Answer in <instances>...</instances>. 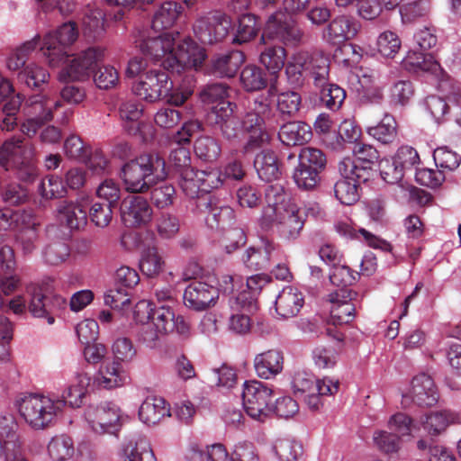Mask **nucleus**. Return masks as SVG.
<instances>
[{"mask_svg": "<svg viewBox=\"0 0 461 461\" xmlns=\"http://www.w3.org/2000/svg\"><path fill=\"white\" fill-rule=\"evenodd\" d=\"M180 230L179 219L173 214L163 212L156 220V230L162 240L174 239Z\"/></svg>", "mask_w": 461, "mask_h": 461, "instance_id": "57", "label": "nucleus"}, {"mask_svg": "<svg viewBox=\"0 0 461 461\" xmlns=\"http://www.w3.org/2000/svg\"><path fill=\"white\" fill-rule=\"evenodd\" d=\"M245 55L240 50H231L214 56L208 68L209 74L218 77H233L242 63Z\"/></svg>", "mask_w": 461, "mask_h": 461, "instance_id": "26", "label": "nucleus"}, {"mask_svg": "<svg viewBox=\"0 0 461 461\" xmlns=\"http://www.w3.org/2000/svg\"><path fill=\"white\" fill-rule=\"evenodd\" d=\"M284 357L281 351L269 349L256 355L254 368L258 377L271 379L283 370Z\"/></svg>", "mask_w": 461, "mask_h": 461, "instance_id": "28", "label": "nucleus"}, {"mask_svg": "<svg viewBox=\"0 0 461 461\" xmlns=\"http://www.w3.org/2000/svg\"><path fill=\"white\" fill-rule=\"evenodd\" d=\"M356 296L357 293L351 289H338L328 295L331 303L330 321L333 325L348 324L354 320L356 305L353 300Z\"/></svg>", "mask_w": 461, "mask_h": 461, "instance_id": "20", "label": "nucleus"}, {"mask_svg": "<svg viewBox=\"0 0 461 461\" xmlns=\"http://www.w3.org/2000/svg\"><path fill=\"white\" fill-rule=\"evenodd\" d=\"M166 416H170V410L161 397H147L139 409L140 420L147 425L158 424Z\"/></svg>", "mask_w": 461, "mask_h": 461, "instance_id": "32", "label": "nucleus"}, {"mask_svg": "<svg viewBox=\"0 0 461 461\" xmlns=\"http://www.w3.org/2000/svg\"><path fill=\"white\" fill-rule=\"evenodd\" d=\"M91 385V375L84 370L79 369L76 372V384L68 387V396H72V392H76V398L70 399V406L78 408L83 404V399L87 393L88 387Z\"/></svg>", "mask_w": 461, "mask_h": 461, "instance_id": "53", "label": "nucleus"}, {"mask_svg": "<svg viewBox=\"0 0 461 461\" xmlns=\"http://www.w3.org/2000/svg\"><path fill=\"white\" fill-rule=\"evenodd\" d=\"M153 185L150 199L157 208L164 209L174 203L176 194L173 185L158 180Z\"/></svg>", "mask_w": 461, "mask_h": 461, "instance_id": "50", "label": "nucleus"}, {"mask_svg": "<svg viewBox=\"0 0 461 461\" xmlns=\"http://www.w3.org/2000/svg\"><path fill=\"white\" fill-rule=\"evenodd\" d=\"M179 175V186L183 193L189 198L199 200L203 194L199 170L194 168L185 169Z\"/></svg>", "mask_w": 461, "mask_h": 461, "instance_id": "49", "label": "nucleus"}, {"mask_svg": "<svg viewBox=\"0 0 461 461\" xmlns=\"http://www.w3.org/2000/svg\"><path fill=\"white\" fill-rule=\"evenodd\" d=\"M430 12L429 0H415L400 6V14L403 23H411L427 16Z\"/></svg>", "mask_w": 461, "mask_h": 461, "instance_id": "51", "label": "nucleus"}, {"mask_svg": "<svg viewBox=\"0 0 461 461\" xmlns=\"http://www.w3.org/2000/svg\"><path fill=\"white\" fill-rule=\"evenodd\" d=\"M10 157H13V167L21 181L32 182L37 178L39 169L32 143L19 137L6 140L0 147V166L6 167Z\"/></svg>", "mask_w": 461, "mask_h": 461, "instance_id": "7", "label": "nucleus"}, {"mask_svg": "<svg viewBox=\"0 0 461 461\" xmlns=\"http://www.w3.org/2000/svg\"><path fill=\"white\" fill-rule=\"evenodd\" d=\"M127 375L122 372L117 362H112L103 367L94 379V384L104 389H113L122 385Z\"/></svg>", "mask_w": 461, "mask_h": 461, "instance_id": "41", "label": "nucleus"}, {"mask_svg": "<svg viewBox=\"0 0 461 461\" xmlns=\"http://www.w3.org/2000/svg\"><path fill=\"white\" fill-rule=\"evenodd\" d=\"M164 266L165 261L158 253V248L149 247L141 252L139 267L141 273L147 277L158 276L162 272Z\"/></svg>", "mask_w": 461, "mask_h": 461, "instance_id": "42", "label": "nucleus"}, {"mask_svg": "<svg viewBox=\"0 0 461 461\" xmlns=\"http://www.w3.org/2000/svg\"><path fill=\"white\" fill-rule=\"evenodd\" d=\"M320 173L316 169L298 164L294 171L293 178L300 189L312 190L321 181Z\"/></svg>", "mask_w": 461, "mask_h": 461, "instance_id": "62", "label": "nucleus"}, {"mask_svg": "<svg viewBox=\"0 0 461 461\" xmlns=\"http://www.w3.org/2000/svg\"><path fill=\"white\" fill-rule=\"evenodd\" d=\"M26 106L28 115L44 123L54 119V113L61 108L62 103L43 95H33L27 100Z\"/></svg>", "mask_w": 461, "mask_h": 461, "instance_id": "29", "label": "nucleus"}, {"mask_svg": "<svg viewBox=\"0 0 461 461\" xmlns=\"http://www.w3.org/2000/svg\"><path fill=\"white\" fill-rule=\"evenodd\" d=\"M299 164L308 168L316 169L321 172L326 166V156L319 149L313 147H304L301 149L298 156Z\"/></svg>", "mask_w": 461, "mask_h": 461, "instance_id": "59", "label": "nucleus"}, {"mask_svg": "<svg viewBox=\"0 0 461 461\" xmlns=\"http://www.w3.org/2000/svg\"><path fill=\"white\" fill-rule=\"evenodd\" d=\"M261 24L257 16L251 14H242L239 18V24L232 38L233 44H243L253 40L258 33Z\"/></svg>", "mask_w": 461, "mask_h": 461, "instance_id": "43", "label": "nucleus"}, {"mask_svg": "<svg viewBox=\"0 0 461 461\" xmlns=\"http://www.w3.org/2000/svg\"><path fill=\"white\" fill-rule=\"evenodd\" d=\"M200 129L197 122L190 121L185 122L180 131L174 137L177 147L174 148L169 155V163L176 169L177 174L182 173L185 169H191V154L188 148L184 144L190 142L191 136Z\"/></svg>", "mask_w": 461, "mask_h": 461, "instance_id": "19", "label": "nucleus"}, {"mask_svg": "<svg viewBox=\"0 0 461 461\" xmlns=\"http://www.w3.org/2000/svg\"><path fill=\"white\" fill-rule=\"evenodd\" d=\"M163 33L143 40L140 49L146 59L161 62L164 68L180 73L185 68L198 69L205 60V50L190 38L179 39V33Z\"/></svg>", "mask_w": 461, "mask_h": 461, "instance_id": "2", "label": "nucleus"}, {"mask_svg": "<svg viewBox=\"0 0 461 461\" xmlns=\"http://www.w3.org/2000/svg\"><path fill=\"white\" fill-rule=\"evenodd\" d=\"M364 183L358 181L356 176H341L334 185V195L340 203L352 205L359 199L358 185Z\"/></svg>", "mask_w": 461, "mask_h": 461, "instance_id": "37", "label": "nucleus"}, {"mask_svg": "<svg viewBox=\"0 0 461 461\" xmlns=\"http://www.w3.org/2000/svg\"><path fill=\"white\" fill-rule=\"evenodd\" d=\"M260 225L266 230L275 228L278 236L285 240H294L299 237L304 219L300 209L294 205L269 219H260Z\"/></svg>", "mask_w": 461, "mask_h": 461, "instance_id": "16", "label": "nucleus"}, {"mask_svg": "<svg viewBox=\"0 0 461 461\" xmlns=\"http://www.w3.org/2000/svg\"><path fill=\"white\" fill-rule=\"evenodd\" d=\"M311 137V127L302 122H289L284 124L278 131L279 140L286 146L302 145Z\"/></svg>", "mask_w": 461, "mask_h": 461, "instance_id": "36", "label": "nucleus"}, {"mask_svg": "<svg viewBox=\"0 0 461 461\" xmlns=\"http://www.w3.org/2000/svg\"><path fill=\"white\" fill-rule=\"evenodd\" d=\"M412 401L420 406L430 407L437 403L438 393L433 379L427 374H420L411 382Z\"/></svg>", "mask_w": 461, "mask_h": 461, "instance_id": "27", "label": "nucleus"}, {"mask_svg": "<svg viewBox=\"0 0 461 461\" xmlns=\"http://www.w3.org/2000/svg\"><path fill=\"white\" fill-rule=\"evenodd\" d=\"M274 395V390L267 384L252 380L245 382L242 391L244 410L252 419L264 421L272 414L269 404Z\"/></svg>", "mask_w": 461, "mask_h": 461, "instance_id": "10", "label": "nucleus"}, {"mask_svg": "<svg viewBox=\"0 0 461 461\" xmlns=\"http://www.w3.org/2000/svg\"><path fill=\"white\" fill-rule=\"evenodd\" d=\"M406 69L419 73L428 72L437 74L440 69V65L429 54H424L419 51H409L402 60Z\"/></svg>", "mask_w": 461, "mask_h": 461, "instance_id": "38", "label": "nucleus"}, {"mask_svg": "<svg viewBox=\"0 0 461 461\" xmlns=\"http://www.w3.org/2000/svg\"><path fill=\"white\" fill-rule=\"evenodd\" d=\"M152 208L148 201L141 196H132L123 202L122 219L126 226L138 227L151 221Z\"/></svg>", "mask_w": 461, "mask_h": 461, "instance_id": "25", "label": "nucleus"}, {"mask_svg": "<svg viewBox=\"0 0 461 461\" xmlns=\"http://www.w3.org/2000/svg\"><path fill=\"white\" fill-rule=\"evenodd\" d=\"M329 73V59L320 52L299 51L285 68L288 80L296 86L302 85L306 78H312L316 86H322L328 81Z\"/></svg>", "mask_w": 461, "mask_h": 461, "instance_id": "6", "label": "nucleus"}, {"mask_svg": "<svg viewBox=\"0 0 461 461\" xmlns=\"http://www.w3.org/2000/svg\"><path fill=\"white\" fill-rule=\"evenodd\" d=\"M303 32L290 18L281 13L269 16L261 36V41L266 39L277 41L287 47H297L303 41Z\"/></svg>", "mask_w": 461, "mask_h": 461, "instance_id": "15", "label": "nucleus"}, {"mask_svg": "<svg viewBox=\"0 0 461 461\" xmlns=\"http://www.w3.org/2000/svg\"><path fill=\"white\" fill-rule=\"evenodd\" d=\"M321 90V100L325 106L331 110H339L345 98L346 91L336 84H324L322 86H319Z\"/></svg>", "mask_w": 461, "mask_h": 461, "instance_id": "55", "label": "nucleus"}, {"mask_svg": "<svg viewBox=\"0 0 461 461\" xmlns=\"http://www.w3.org/2000/svg\"><path fill=\"white\" fill-rule=\"evenodd\" d=\"M274 451L281 461H296L303 454V446L295 440L283 438L276 441Z\"/></svg>", "mask_w": 461, "mask_h": 461, "instance_id": "60", "label": "nucleus"}, {"mask_svg": "<svg viewBox=\"0 0 461 461\" xmlns=\"http://www.w3.org/2000/svg\"><path fill=\"white\" fill-rule=\"evenodd\" d=\"M48 78L49 73L47 70L35 63L27 64L18 73V80L30 88L39 87L41 84L46 83Z\"/></svg>", "mask_w": 461, "mask_h": 461, "instance_id": "52", "label": "nucleus"}, {"mask_svg": "<svg viewBox=\"0 0 461 461\" xmlns=\"http://www.w3.org/2000/svg\"><path fill=\"white\" fill-rule=\"evenodd\" d=\"M195 207L205 215V222L211 229H225L233 222L235 217L232 208L214 194H203L195 201Z\"/></svg>", "mask_w": 461, "mask_h": 461, "instance_id": "18", "label": "nucleus"}, {"mask_svg": "<svg viewBox=\"0 0 461 461\" xmlns=\"http://www.w3.org/2000/svg\"><path fill=\"white\" fill-rule=\"evenodd\" d=\"M360 28V23L353 16L337 15L325 27L323 39L330 44H340L354 39Z\"/></svg>", "mask_w": 461, "mask_h": 461, "instance_id": "22", "label": "nucleus"}, {"mask_svg": "<svg viewBox=\"0 0 461 461\" xmlns=\"http://www.w3.org/2000/svg\"><path fill=\"white\" fill-rule=\"evenodd\" d=\"M183 12L181 4L167 0L163 2L155 12L152 19V29L163 31L171 28Z\"/></svg>", "mask_w": 461, "mask_h": 461, "instance_id": "34", "label": "nucleus"}, {"mask_svg": "<svg viewBox=\"0 0 461 461\" xmlns=\"http://www.w3.org/2000/svg\"><path fill=\"white\" fill-rule=\"evenodd\" d=\"M77 36L78 32L76 23L68 22L44 37L41 50L50 67H60L68 59V53L65 49L73 44Z\"/></svg>", "mask_w": 461, "mask_h": 461, "instance_id": "11", "label": "nucleus"}, {"mask_svg": "<svg viewBox=\"0 0 461 461\" xmlns=\"http://www.w3.org/2000/svg\"><path fill=\"white\" fill-rule=\"evenodd\" d=\"M369 136L382 144H391L397 139V123L394 117L385 113L381 122L366 128Z\"/></svg>", "mask_w": 461, "mask_h": 461, "instance_id": "40", "label": "nucleus"}, {"mask_svg": "<svg viewBox=\"0 0 461 461\" xmlns=\"http://www.w3.org/2000/svg\"><path fill=\"white\" fill-rule=\"evenodd\" d=\"M166 161L158 153H143L126 162L121 177L127 192L143 194L167 177Z\"/></svg>", "mask_w": 461, "mask_h": 461, "instance_id": "4", "label": "nucleus"}, {"mask_svg": "<svg viewBox=\"0 0 461 461\" xmlns=\"http://www.w3.org/2000/svg\"><path fill=\"white\" fill-rule=\"evenodd\" d=\"M303 304L302 294L296 288L291 286L284 288L275 302L276 312L285 319L297 315Z\"/></svg>", "mask_w": 461, "mask_h": 461, "instance_id": "31", "label": "nucleus"}, {"mask_svg": "<svg viewBox=\"0 0 461 461\" xmlns=\"http://www.w3.org/2000/svg\"><path fill=\"white\" fill-rule=\"evenodd\" d=\"M229 96V86L224 83L208 84L200 92V99L205 104H214L212 109V115L214 110L219 107L221 103H230L226 100Z\"/></svg>", "mask_w": 461, "mask_h": 461, "instance_id": "47", "label": "nucleus"}, {"mask_svg": "<svg viewBox=\"0 0 461 461\" xmlns=\"http://www.w3.org/2000/svg\"><path fill=\"white\" fill-rule=\"evenodd\" d=\"M88 203L85 198L61 201L57 206V218L70 230H79L87 223Z\"/></svg>", "mask_w": 461, "mask_h": 461, "instance_id": "23", "label": "nucleus"}, {"mask_svg": "<svg viewBox=\"0 0 461 461\" xmlns=\"http://www.w3.org/2000/svg\"><path fill=\"white\" fill-rule=\"evenodd\" d=\"M40 35H35L32 40L14 50L6 59V67L11 71H19L24 68L29 56L35 50L40 42Z\"/></svg>", "mask_w": 461, "mask_h": 461, "instance_id": "44", "label": "nucleus"}, {"mask_svg": "<svg viewBox=\"0 0 461 461\" xmlns=\"http://www.w3.org/2000/svg\"><path fill=\"white\" fill-rule=\"evenodd\" d=\"M265 198L267 206L263 209L261 219H269L277 212L295 205L290 202L289 194L281 185L267 186Z\"/></svg>", "mask_w": 461, "mask_h": 461, "instance_id": "30", "label": "nucleus"}, {"mask_svg": "<svg viewBox=\"0 0 461 461\" xmlns=\"http://www.w3.org/2000/svg\"><path fill=\"white\" fill-rule=\"evenodd\" d=\"M240 83L248 92L260 91L267 85L266 72L256 65L246 66L240 73Z\"/></svg>", "mask_w": 461, "mask_h": 461, "instance_id": "45", "label": "nucleus"}, {"mask_svg": "<svg viewBox=\"0 0 461 461\" xmlns=\"http://www.w3.org/2000/svg\"><path fill=\"white\" fill-rule=\"evenodd\" d=\"M133 93L149 103L166 100L168 104L180 106L188 99L190 91L174 88L168 74L161 69H150L140 75L132 86Z\"/></svg>", "mask_w": 461, "mask_h": 461, "instance_id": "5", "label": "nucleus"}, {"mask_svg": "<svg viewBox=\"0 0 461 461\" xmlns=\"http://www.w3.org/2000/svg\"><path fill=\"white\" fill-rule=\"evenodd\" d=\"M50 456L55 461L70 459L75 453L73 440L67 435L54 437L48 445Z\"/></svg>", "mask_w": 461, "mask_h": 461, "instance_id": "48", "label": "nucleus"}, {"mask_svg": "<svg viewBox=\"0 0 461 461\" xmlns=\"http://www.w3.org/2000/svg\"><path fill=\"white\" fill-rule=\"evenodd\" d=\"M85 417L93 431L97 434H115L121 429L124 420L121 409L111 402L89 405L85 411Z\"/></svg>", "mask_w": 461, "mask_h": 461, "instance_id": "14", "label": "nucleus"}, {"mask_svg": "<svg viewBox=\"0 0 461 461\" xmlns=\"http://www.w3.org/2000/svg\"><path fill=\"white\" fill-rule=\"evenodd\" d=\"M231 26L230 17L221 13H214L198 18L194 24V32L202 43L213 44L223 41L228 36Z\"/></svg>", "mask_w": 461, "mask_h": 461, "instance_id": "17", "label": "nucleus"}, {"mask_svg": "<svg viewBox=\"0 0 461 461\" xmlns=\"http://www.w3.org/2000/svg\"><path fill=\"white\" fill-rule=\"evenodd\" d=\"M104 57V49L101 47H91L80 52L71 59L61 64L58 78L59 81H85L89 79Z\"/></svg>", "mask_w": 461, "mask_h": 461, "instance_id": "9", "label": "nucleus"}, {"mask_svg": "<svg viewBox=\"0 0 461 461\" xmlns=\"http://www.w3.org/2000/svg\"><path fill=\"white\" fill-rule=\"evenodd\" d=\"M236 105L232 103H221L214 112V125L221 136L229 141L240 139L243 131L249 136L244 144V154L253 152L269 142L270 136L266 130V121L270 118L272 108L267 97L256 98L243 121L233 114Z\"/></svg>", "mask_w": 461, "mask_h": 461, "instance_id": "1", "label": "nucleus"}, {"mask_svg": "<svg viewBox=\"0 0 461 461\" xmlns=\"http://www.w3.org/2000/svg\"><path fill=\"white\" fill-rule=\"evenodd\" d=\"M217 298V288L200 281L191 283L183 295L185 305L194 311L205 310L214 304Z\"/></svg>", "mask_w": 461, "mask_h": 461, "instance_id": "24", "label": "nucleus"}, {"mask_svg": "<svg viewBox=\"0 0 461 461\" xmlns=\"http://www.w3.org/2000/svg\"><path fill=\"white\" fill-rule=\"evenodd\" d=\"M292 385L295 393L305 394L304 401L311 410L318 411L323 405L322 398L335 394L339 383L329 377L315 379L311 375L298 372L293 377Z\"/></svg>", "mask_w": 461, "mask_h": 461, "instance_id": "8", "label": "nucleus"}, {"mask_svg": "<svg viewBox=\"0 0 461 461\" xmlns=\"http://www.w3.org/2000/svg\"><path fill=\"white\" fill-rule=\"evenodd\" d=\"M358 276V272L353 271L348 266L339 263L331 267L330 281L332 285L340 287L339 289H348V286L352 285Z\"/></svg>", "mask_w": 461, "mask_h": 461, "instance_id": "61", "label": "nucleus"}, {"mask_svg": "<svg viewBox=\"0 0 461 461\" xmlns=\"http://www.w3.org/2000/svg\"><path fill=\"white\" fill-rule=\"evenodd\" d=\"M302 97L295 91L282 92L277 95V110L282 115L295 116L300 110Z\"/></svg>", "mask_w": 461, "mask_h": 461, "instance_id": "58", "label": "nucleus"}, {"mask_svg": "<svg viewBox=\"0 0 461 461\" xmlns=\"http://www.w3.org/2000/svg\"><path fill=\"white\" fill-rule=\"evenodd\" d=\"M114 207L106 203H93L88 212L90 221L98 228L107 227L113 220Z\"/></svg>", "mask_w": 461, "mask_h": 461, "instance_id": "63", "label": "nucleus"}, {"mask_svg": "<svg viewBox=\"0 0 461 461\" xmlns=\"http://www.w3.org/2000/svg\"><path fill=\"white\" fill-rule=\"evenodd\" d=\"M254 167L258 177L265 182L274 181L281 175L277 157L270 149H264L256 156Z\"/></svg>", "mask_w": 461, "mask_h": 461, "instance_id": "35", "label": "nucleus"}, {"mask_svg": "<svg viewBox=\"0 0 461 461\" xmlns=\"http://www.w3.org/2000/svg\"><path fill=\"white\" fill-rule=\"evenodd\" d=\"M283 252L279 245L269 240H262L258 248H249L244 256L245 266L252 271H259L267 268L270 262L277 261Z\"/></svg>", "mask_w": 461, "mask_h": 461, "instance_id": "21", "label": "nucleus"}, {"mask_svg": "<svg viewBox=\"0 0 461 461\" xmlns=\"http://www.w3.org/2000/svg\"><path fill=\"white\" fill-rule=\"evenodd\" d=\"M14 405L30 428L41 430L56 422L65 408V400L53 394L26 393L16 397Z\"/></svg>", "mask_w": 461, "mask_h": 461, "instance_id": "3", "label": "nucleus"}, {"mask_svg": "<svg viewBox=\"0 0 461 461\" xmlns=\"http://www.w3.org/2000/svg\"><path fill=\"white\" fill-rule=\"evenodd\" d=\"M458 419V415L451 411H442L431 412L426 415L423 420L424 429L430 435H438L444 431L447 427L455 423Z\"/></svg>", "mask_w": 461, "mask_h": 461, "instance_id": "46", "label": "nucleus"}, {"mask_svg": "<svg viewBox=\"0 0 461 461\" xmlns=\"http://www.w3.org/2000/svg\"><path fill=\"white\" fill-rule=\"evenodd\" d=\"M38 190L41 197L47 200L62 197L67 193L62 179L54 175L48 176L41 179Z\"/></svg>", "mask_w": 461, "mask_h": 461, "instance_id": "56", "label": "nucleus"}, {"mask_svg": "<svg viewBox=\"0 0 461 461\" xmlns=\"http://www.w3.org/2000/svg\"><path fill=\"white\" fill-rule=\"evenodd\" d=\"M123 461H157L149 441L142 436L130 439L122 446Z\"/></svg>", "mask_w": 461, "mask_h": 461, "instance_id": "33", "label": "nucleus"}, {"mask_svg": "<svg viewBox=\"0 0 461 461\" xmlns=\"http://www.w3.org/2000/svg\"><path fill=\"white\" fill-rule=\"evenodd\" d=\"M30 296L28 310L35 318H45L49 324L55 321L54 315L65 308L66 299L60 295L50 294L43 285L30 284L26 286Z\"/></svg>", "mask_w": 461, "mask_h": 461, "instance_id": "13", "label": "nucleus"}, {"mask_svg": "<svg viewBox=\"0 0 461 461\" xmlns=\"http://www.w3.org/2000/svg\"><path fill=\"white\" fill-rule=\"evenodd\" d=\"M1 434L10 438L5 445V461H28L16 430L8 428L7 431L1 430Z\"/></svg>", "mask_w": 461, "mask_h": 461, "instance_id": "64", "label": "nucleus"}, {"mask_svg": "<svg viewBox=\"0 0 461 461\" xmlns=\"http://www.w3.org/2000/svg\"><path fill=\"white\" fill-rule=\"evenodd\" d=\"M286 56V50L284 47L267 45L260 52L259 62L271 75H276L285 67Z\"/></svg>", "mask_w": 461, "mask_h": 461, "instance_id": "39", "label": "nucleus"}, {"mask_svg": "<svg viewBox=\"0 0 461 461\" xmlns=\"http://www.w3.org/2000/svg\"><path fill=\"white\" fill-rule=\"evenodd\" d=\"M355 159L344 158L338 169L340 176H356L358 181L367 182L374 175L373 166L379 159V152L369 144L357 143L353 149Z\"/></svg>", "mask_w": 461, "mask_h": 461, "instance_id": "12", "label": "nucleus"}, {"mask_svg": "<svg viewBox=\"0 0 461 461\" xmlns=\"http://www.w3.org/2000/svg\"><path fill=\"white\" fill-rule=\"evenodd\" d=\"M221 150L218 141L209 136H202L194 142V152L203 161L212 162L216 160L221 155Z\"/></svg>", "mask_w": 461, "mask_h": 461, "instance_id": "54", "label": "nucleus"}]
</instances>
